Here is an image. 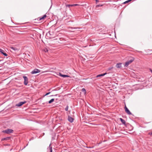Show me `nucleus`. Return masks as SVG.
<instances>
[{
    "label": "nucleus",
    "mask_w": 152,
    "mask_h": 152,
    "mask_svg": "<svg viewBox=\"0 0 152 152\" xmlns=\"http://www.w3.org/2000/svg\"><path fill=\"white\" fill-rule=\"evenodd\" d=\"M134 58L133 57H131V59L129 60L126 62L125 63L124 66L126 67L128 66L131 63L134 61Z\"/></svg>",
    "instance_id": "obj_1"
},
{
    "label": "nucleus",
    "mask_w": 152,
    "mask_h": 152,
    "mask_svg": "<svg viewBox=\"0 0 152 152\" xmlns=\"http://www.w3.org/2000/svg\"><path fill=\"white\" fill-rule=\"evenodd\" d=\"M13 130L11 129H7L5 130H4L3 131V132L6 133V134H9L10 133H13Z\"/></svg>",
    "instance_id": "obj_2"
},
{
    "label": "nucleus",
    "mask_w": 152,
    "mask_h": 152,
    "mask_svg": "<svg viewBox=\"0 0 152 152\" xmlns=\"http://www.w3.org/2000/svg\"><path fill=\"white\" fill-rule=\"evenodd\" d=\"M124 109L125 111L128 115H131L132 113L130 111L128 108L127 107L125 104Z\"/></svg>",
    "instance_id": "obj_3"
},
{
    "label": "nucleus",
    "mask_w": 152,
    "mask_h": 152,
    "mask_svg": "<svg viewBox=\"0 0 152 152\" xmlns=\"http://www.w3.org/2000/svg\"><path fill=\"white\" fill-rule=\"evenodd\" d=\"M23 78L24 79V84L25 85H27L28 83V79L27 77L25 76H24L23 77Z\"/></svg>",
    "instance_id": "obj_4"
},
{
    "label": "nucleus",
    "mask_w": 152,
    "mask_h": 152,
    "mask_svg": "<svg viewBox=\"0 0 152 152\" xmlns=\"http://www.w3.org/2000/svg\"><path fill=\"white\" fill-rule=\"evenodd\" d=\"M40 70L39 69H35L33 70L31 72L32 74H35L40 72Z\"/></svg>",
    "instance_id": "obj_5"
},
{
    "label": "nucleus",
    "mask_w": 152,
    "mask_h": 152,
    "mask_svg": "<svg viewBox=\"0 0 152 152\" xmlns=\"http://www.w3.org/2000/svg\"><path fill=\"white\" fill-rule=\"evenodd\" d=\"M53 31H49L48 33H47V35L49 36V37L50 38H52L53 37L52 36L53 35Z\"/></svg>",
    "instance_id": "obj_6"
},
{
    "label": "nucleus",
    "mask_w": 152,
    "mask_h": 152,
    "mask_svg": "<svg viewBox=\"0 0 152 152\" xmlns=\"http://www.w3.org/2000/svg\"><path fill=\"white\" fill-rule=\"evenodd\" d=\"M68 120L71 123H72L73 121L74 120V118L72 117H71L69 116H68Z\"/></svg>",
    "instance_id": "obj_7"
},
{
    "label": "nucleus",
    "mask_w": 152,
    "mask_h": 152,
    "mask_svg": "<svg viewBox=\"0 0 152 152\" xmlns=\"http://www.w3.org/2000/svg\"><path fill=\"white\" fill-rule=\"evenodd\" d=\"M26 103V101H24L23 102H20L18 104H16V106H18V107H20V106H22L23 104H24L25 103Z\"/></svg>",
    "instance_id": "obj_8"
},
{
    "label": "nucleus",
    "mask_w": 152,
    "mask_h": 152,
    "mask_svg": "<svg viewBox=\"0 0 152 152\" xmlns=\"http://www.w3.org/2000/svg\"><path fill=\"white\" fill-rule=\"evenodd\" d=\"M46 15H43V16L41 18L39 17L38 18V20L40 21L44 19L46 17Z\"/></svg>",
    "instance_id": "obj_9"
},
{
    "label": "nucleus",
    "mask_w": 152,
    "mask_h": 152,
    "mask_svg": "<svg viewBox=\"0 0 152 152\" xmlns=\"http://www.w3.org/2000/svg\"><path fill=\"white\" fill-rule=\"evenodd\" d=\"M120 119L121 121V122H122V124H123L125 126H126V122H125V121L121 118H120Z\"/></svg>",
    "instance_id": "obj_10"
},
{
    "label": "nucleus",
    "mask_w": 152,
    "mask_h": 152,
    "mask_svg": "<svg viewBox=\"0 0 152 152\" xmlns=\"http://www.w3.org/2000/svg\"><path fill=\"white\" fill-rule=\"evenodd\" d=\"M106 74H107V73H105L103 74H101L100 75H99L96 76V77H102V76H104L105 75H106Z\"/></svg>",
    "instance_id": "obj_11"
},
{
    "label": "nucleus",
    "mask_w": 152,
    "mask_h": 152,
    "mask_svg": "<svg viewBox=\"0 0 152 152\" xmlns=\"http://www.w3.org/2000/svg\"><path fill=\"white\" fill-rule=\"evenodd\" d=\"M59 75L63 77H69V76L66 75H64L62 74L61 73H59Z\"/></svg>",
    "instance_id": "obj_12"
},
{
    "label": "nucleus",
    "mask_w": 152,
    "mask_h": 152,
    "mask_svg": "<svg viewBox=\"0 0 152 152\" xmlns=\"http://www.w3.org/2000/svg\"><path fill=\"white\" fill-rule=\"evenodd\" d=\"M121 63H118L116 65V67L118 68H120L121 67Z\"/></svg>",
    "instance_id": "obj_13"
},
{
    "label": "nucleus",
    "mask_w": 152,
    "mask_h": 152,
    "mask_svg": "<svg viewBox=\"0 0 152 152\" xmlns=\"http://www.w3.org/2000/svg\"><path fill=\"white\" fill-rule=\"evenodd\" d=\"M54 99H52L49 101L48 103L49 104H50L52 102H53L54 101Z\"/></svg>",
    "instance_id": "obj_14"
},
{
    "label": "nucleus",
    "mask_w": 152,
    "mask_h": 152,
    "mask_svg": "<svg viewBox=\"0 0 152 152\" xmlns=\"http://www.w3.org/2000/svg\"><path fill=\"white\" fill-rule=\"evenodd\" d=\"M67 7H73V4H68L66 5Z\"/></svg>",
    "instance_id": "obj_15"
},
{
    "label": "nucleus",
    "mask_w": 152,
    "mask_h": 152,
    "mask_svg": "<svg viewBox=\"0 0 152 152\" xmlns=\"http://www.w3.org/2000/svg\"><path fill=\"white\" fill-rule=\"evenodd\" d=\"M82 91L84 92L85 94H86V90L84 88H83L82 89Z\"/></svg>",
    "instance_id": "obj_16"
},
{
    "label": "nucleus",
    "mask_w": 152,
    "mask_h": 152,
    "mask_svg": "<svg viewBox=\"0 0 152 152\" xmlns=\"http://www.w3.org/2000/svg\"><path fill=\"white\" fill-rule=\"evenodd\" d=\"M11 48L14 50H18V49L16 48L12 47H11Z\"/></svg>",
    "instance_id": "obj_17"
},
{
    "label": "nucleus",
    "mask_w": 152,
    "mask_h": 152,
    "mask_svg": "<svg viewBox=\"0 0 152 152\" xmlns=\"http://www.w3.org/2000/svg\"><path fill=\"white\" fill-rule=\"evenodd\" d=\"M103 6V4H102V5H96V8H98V7H102Z\"/></svg>",
    "instance_id": "obj_18"
},
{
    "label": "nucleus",
    "mask_w": 152,
    "mask_h": 152,
    "mask_svg": "<svg viewBox=\"0 0 152 152\" xmlns=\"http://www.w3.org/2000/svg\"><path fill=\"white\" fill-rule=\"evenodd\" d=\"M49 152H52V147H50L49 148Z\"/></svg>",
    "instance_id": "obj_19"
},
{
    "label": "nucleus",
    "mask_w": 152,
    "mask_h": 152,
    "mask_svg": "<svg viewBox=\"0 0 152 152\" xmlns=\"http://www.w3.org/2000/svg\"><path fill=\"white\" fill-rule=\"evenodd\" d=\"M132 0H128V1H127L124 2L123 3L124 4H126L127 3H128L129 2H130V1H131Z\"/></svg>",
    "instance_id": "obj_20"
},
{
    "label": "nucleus",
    "mask_w": 152,
    "mask_h": 152,
    "mask_svg": "<svg viewBox=\"0 0 152 152\" xmlns=\"http://www.w3.org/2000/svg\"><path fill=\"white\" fill-rule=\"evenodd\" d=\"M68 106L67 105L65 108V110L66 111H67L68 109Z\"/></svg>",
    "instance_id": "obj_21"
},
{
    "label": "nucleus",
    "mask_w": 152,
    "mask_h": 152,
    "mask_svg": "<svg viewBox=\"0 0 152 152\" xmlns=\"http://www.w3.org/2000/svg\"><path fill=\"white\" fill-rule=\"evenodd\" d=\"M10 138V137H7L6 138H4L3 140H7L9 139Z\"/></svg>",
    "instance_id": "obj_22"
},
{
    "label": "nucleus",
    "mask_w": 152,
    "mask_h": 152,
    "mask_svg": "<svg viewBox=\"0 0 152 152\" xmlns=\"http://www.w3.org/2000/svg\"><path fill=\"white\" fill-rule=\"evenodd\" d=\"M44 50L45 52H47L48 51V50L47 48H45V49Z\"/></svg>",
    "instance_id": "obj_23"
},
{
    "label": "nucleus",
    "mask_w": 152,
    "mask_h": 152,
    "mask_svg": "<svg viewBox=\"0 0 152 152\" xmlns=\"http://www.w3.org/2000/svg\"><path fill=\"white\" fill-rule=\"evenodd\" d=\"M2 54L5 56H7V53L4 52L2 53Z\"/></svg>",
    "instance_id": "obj_24"
},
{
    "label": "nucleus",
    "mask_w": 152,
    "mask_h": 152,
    "mask_svg": "<svg viewBox=\"0 0 152 152\" xmlns=\"http://www.w3.org/2000/svg\"><path fill=\"white\" fill-rule=\"evenodd\" d=\"M73 7H74V6H79V5L77 4H73Z\"/></svg>",
    "instance_id": "obj_25"
},
{
    "label": "nucleus",
    "mask_w": 152,
    "mask_h": 152,
    "mask_svg": "<svg viewBox=\"0 0 152 152\" xmlns=\"http://www.w3.org/2000/svg\"><path fill=\"white\" fill-rule=\"evenodd\" d=\"M71 28L72 29V28H74V29H76V28H72V27H69L68 28Z\"/></svg>",
    "instance_id": "obj_26"
},
{
    "label": "nucleus",
    "mask_w": 152,
    "mask_h": 152,
    "mask_svg": "<svg viewBox=\"0 0 152 152\" xmlns=\"http://www.w3.org/2000/svg\"><path fill=\"white\" fill-rule=\"evenodd\" d=\"M50 93V92H49L46 93V94L45 95V96H46V95H48Z\"/></svg>",
    "instance_id": "obj_27"
},
{
    "label": "nucleus",
    "mask_w": 152,
    "mask_h": 152,
    "mask_svg": "<svg viewBox=\"0 0 152 152\" xmlns=\"http://www.w3.org/2000/svg\"><path fill=\"white\" fill-rule=\"evenodd\" d=\"M1 52L2 54V53H4V51L2 50V51H1V52Z\"/></svg>",
    "instance_id": "obj_28"
},
{
    "label": "nucleus",
    "mask_w": 152,
    "mask_h": 152,
    "mask_svg": "<svg viewBox=\"0 0 152 152\" xmlns=\"http://www.w3.org/2000/svg\"><path fill=\"white\" fill-rule=\"evenodd\" d=\"M96 3L99 2V0H96Z\"/></svg>",
    "instance_id": "obj_29"
},
{
    "label": "nucleus",
    "mask_w": 152,
    "mask_h": 152,
    "mask_svg": "<svg viewBox=\"0 0 152 152\" xmlns=\"http://www.w3.org/2000/svg\"><path fill=\"white\" fill-rule=\"evenodd\" d=\"M2 51V50L1 49H0V52H1V51Z\"/></svg>",
    "instance_id": "obj_30"
},
{
    "label": "nucleus",
    "mask_w": 152,
    "mask_h": 152,
    "mask_svg": "<svg viewBox=\"0 0 152 152\" xmlns=\"http://www.w3.org/2000/svg\"><path fill=\"white\" fill-rule=\"evenodd\" d=\"M150 71H151V72L152 73V70L151 69Z\"/></svg>",
    "instance_id": "obj_31"
},
{
    "label": "nucleus",
    "mask_w": 152,
    "mask_h": 152,
    "mask_svg": "<svg viewBox=\"0 0 152 152\" xmlns=\"http://www.w3.org/2000/svg\"><path fill=\"white\" fill-rule=\"evenodd\" d=\"M60 39H62V38H60Z\"/></svg>",
    "instance_id": "obj_32"
},
{
    "label": "nucleus",
    "mask_w": 152,
    "mask_h": 152,
    "mask_svg": "<svg viewBox=\"0 0 152 152\" xmlns=\"http://www.w3.org/2000/svg\"><path fill=\"white\" fill-rule=\"evenodd\" d=\"M55 96H57V94H56L55 95Z\"/></svg>",
    "instance_id": "obj_33"
},
{
    "label": "nucleus",
    "mask_w": 152,
    "mask_h": 152,
    "mask_svg": "<svg viewBox=\"0 0 152 152\" xmlns=\"http://www.w3.org/2000/svg\"><path fill=\"white\" fill-rule=\"evenodd\" d=\"M151 135H152V132L151 133Z\"/></svg>",
    "instance_id": "obj_34"
},
{
    "label": "nucleus",
    "mask_w": 152,
    "mask_h": 152,
    "mask_svg": "<svg viewBox=\"0 0 152 152\" xmlns=\"http://www.w3.org/2000/svg\"><path fill=\"white\" fill-rule=\"evenodd\" d=\"M88 148H91V147H87Z\"/></svg>",
    "instance_id": "obj_35"
}]
</instances>
